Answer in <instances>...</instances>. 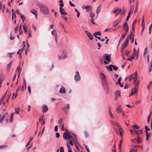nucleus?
Returning <instances> with one entry per match:
<instances>
[{
	"label": "nucleus",
	"mask_w": 152,
	"mask_h": 152,
	"mask_svg": "<svg viewBox=\"0 0 152 152\" xmlns=\"http://www.w3.org/2000/svg\"><path fill=\"white\" fill-rule=\"evenodd\" d=\"M121 12V10L119 8L115 9L113 11V12L114 13L116 14V15H115V17L118 14Z\"/></svg>",
	"instance_id": "ddd939ff"
},
{
	"label": "nucleus",
	"mask_w": 152,
	"mask_h": 152,
	"mask_svg": "<svg viewBox=\"0 0 152 152\" xmlns=\"http://www.w3.org/2000/svg\"><path fill=\"white\" fill-rule=\"evenodd\" d=\"M127 34V32H124L121 35V38H120V39H119V43H120V41H121V38H122V39H124V37H125V36L126 35V34Z\"/></svg>",
	"instance_id": "bb28decb"
},
{
	"label": "nucleus",
	"mask_w": 152,
	"mask_h": 152,
	"mask_svg": "<svg viewBox=\"0 0 152 152\" xmlns=\"http://www.w3.org/2000/svg\"><path fill=\"white\" fill-rule=\"evenodd\" d=\"M9 115L7 113H6L5 114L2 116L0 115V123L1 124L3 123L4 119H5L6 118H8Z\"/></svg>",
	"instance_id": "7ed1b4c3"
},
{
	"label": "nucleus",
	"mask_w": 152,
	"mask_h": 152,
	"mask_svg": "<svg viewBox=\"0 0 152 152\" xmlns=\"http://www.w3.org/2000/svg\"><path fill=\"white\" fill-rule=\"evenodd\" d=\"M22 24H20L19 26V30L20 32V34H21L23 32L21 28Z\"/></svg>",
	"instance_id": "4c0bfd02"
},
{
	"label": "nucleus",
	"mask_w": 152,
	"mask_h": 152,
	"mask_svg": "<svg viewBox=\"0 0 152 152\" xmlns=\"http://www.w3.org/2000/svg\"><path fill=\"white\" fill-rule=\"evenodd\" d=\"M95 16V14L93 13H91L90 14V17L91 18H93Z\"/></svg>",
	"instance_id": "680f3d73"
},
{
	"label": "nucleus",
	"mask_w": 152,
	"mask_h": 152,
	"mask_svg": "<svg viewBox=\"0 0 152 152\" xmlns=\"http://www.w3.org/2000/svg\"><path fill=\"white\" fill-rule=\"evenodd\" d=\"M127 38V37L125 42L122 45L121 48V50L122 51H123L125 48L126 46L127 45L129 41V40Z\"/></svg>",
	"instance_id": "20e7f679"
},
{
	"label": "nucleus",
	"mask_w": 152,
	"mask_h": 152,
	"mask_svg": "<svg viewBox=\"0 0 152 152\" xmlns=\"http://www.w3.org/2000/svg\"><path fill=\"white\" fill-rule=\"evenodd\" d=\"M112 65H110L108 66H106V68L109 71H113L112 69Z\"/></svg>",
	"instance_id": "5701e85b"
},
{
	"label": "nucleus",
	"mask_w": 152,
	"mask_h": 152,
	"mask_svg": "<svg viewBox=\"0 0 152 152\" xmlns=\"http://www.w3.org/2000/svg\"><path fill=\"white\" fill-rule=\"evenodd\" d=\"M134 37L133 33L132 31H131L130 34L128 35L127 37V38H130L131 37Z\"/></svg>",
	"instance_id": "2f4dec72"
},
{
	"label": "nucleus",
	"mask_w": 152,
	"mask_h": 152,
	"mask_svg": "<svg viewBox=\"0 0 152 152\" xmlns=\"http://www.w3.org/2000/svg\"><path fill=\"white\" fill-rule=\"evenodd\" d=\"M139 81H137L135 83H134V86H138L139 85Z\"/></svg>",
	"instance_id": "e2e57ef3"
},
{
	"label": "nucleus",
	"mask_w": 152,
	"mask_h": 152,
	"mask_svg": "<svg viewBox=\"0 0 152 152\" xmlns=\"http://www.w3.org/2000/svg\"><path fill=\"white\" fill-rule=\"evenodd\" d=\"M112 67L114 70H117L118 69V68L117 67L114 66L113 65Z\"/></svg>",
	"instance_id": "052dcab7"
},
{
	"label": "nucleus",
	"mask_w": 152,
	"mask_h": 152,
	"mask_svg": "<svg viewBox=\"0 0 152 152\" xmlns=\"http://www.w3.org/2000/svg\"><path fill=\"white\" fill-rule=\"evenodd\" d=\"M18 26H17L15 28V33L17 32L18 31Z\"/></svg>",
	"instance_id": "69168bd1"
},
{
	"label": "nucleus",
	"mask_w": 152,
	"mask_h": 152,
	"mask_svg": "<svg viewBox=\"0 0 152 152\" xmlns=\"http://www.w3.org/2000/svg\"><path fill=\"white\" fill-rule=\"evenodd\" d=\"M40 10L42 13L45 15H47L49 13V10L48 7L43 4H40L39 5Z\"/></svg>",
	"instance_id": "f257e3e1"
},
{
	"label": "nucleus",
	"mask_w": 152,
	"mask_h": 152,
	"mask_svg": "<svg viewBox=\"0 0 152 152\" xmlns=\"http://www.w3.org/2000/svg\"><path fill=\"white\" fill-rule=\"evenodd\" d=\"M4 79V75L2 74H1L0 76V80H3Z\"/></svg>",
	"instance_id": "3c124183"
},
{
	"label": "nucleus",
	"mask_w": 152,
	"mask_h": 152,
	"mask_svg": "<svg viewBox=\"0 0 152 152\" xmlns=\"http://www.w3.org/2000/svg\"><path fill=\"white\" fill-rule=\"evenodd\" d=\"M136 23V21H134L133 23V24H132V29L134 31V24Z\"/></svg>",
	"instance_id": "6e6d98bb"
},
{
	"label": "nucleus",
	"mask_w": 152,
	"mask_h": 152,
	"mask_svg": "<svg viewBox=\"0 0 152 152\" xmlns=\"http://www.w3.org/2000/svg\"><path fill=\"white\" fill-rule=\"evenodd\" d=\"M12 63V61H11L7 65V71H9L10 69V67H11V64Z\"/></svg>",
	"instance_id": "c756f323"
},
{
	"label": "nucleus",
	"mask_w": 152,
	"mask_h": 152,
	"mask_svg": "<svg viewBox=\"0 0 152 152\" xmlns=\"http://www.w3.org/2000/svg\"><path fill=\"white\" fill-rule=\"evenodd\" d=\"M137 88L136 87H135L133 89H132V91L131 93V96H133L134 94H136L137 91Z\"/></svg>",
	"instance_id": "f8f14e48"
},
{
	"label": "nucleus",
	"mask_w": 152,
	"mask_h": 152,
	"mask_svg": "<svg viewBox=\"0 0 152 152\" xmlns=\"http://www.w3.org/2000/svg\"><path fill=\"white\" fill-rule=\"evenodd\" d=\"M61 58L63 59H64L66 57H67V56L66 55L64 52H62V53L61 54Z\"/></svg>",
	"instance_id": "f704fd0d"
},
{
	"label": "nucleus",
	"mask_w": 152,
	"mask_h": 152,
	"mask_svg": "<svg viewBox=\"0 0 152 152\" xmlns=\"http://www.w3.org/2000/svg\"><path fill=\"white\" fill-rule=\"evenodd\" d=\"M115 96H116L119 97L120 96V91L118 90L116 91L115 92Z\"/></svg>",
	"instance_id": "4be33fe9"
},
{
	"label": "nucleus",
	"mask_w": 152,
	"mask_h": 152,
	"mask_svg": "<svg viewBox=\"0 0 152 152\" xmlns=\"http://www.w3.org/2000/svg\"><path fill=\"white\" fill-rule=\"evenodd\" d=\"M151 133H150L149 134V135H146V140L147 141H148L149 140V137L151 136Z\"/></svg>",
	"instance_id": "49530a36"
},
{
	"label": "nucleus",
	"mask_w": 152,
	"mask_h": 152,
	"mask_svg": "<svg viewBox=\"0 0 152 152\" xmlns=\"http://www.w3.org/2000/svg\"><path fill=\"white\" fill-rule=\"evenodd\" d=\"M20 87H21V86H19L17 88V89L16 90V94H15V97H14V98H15L16 97V96H17V93L18 92V91L20 88Z\"/></svg>",
	"instance_id": "a18cd8bd"
},
{
	"label": "nucleus",
	"mask_w": 152,
	"mask_h": 152,
	"mask_svg": "<svg viewBox=\"0 0 152 152\" xmlns=\"http://www.w3.org/2000/svg\"><path fill=\"white\" fill-rule=\"evenodd\" d=\"M144 16L143 15L142 16V24H141V26H142V27H143V26H145V24H144Z\"/></svg>",
	"instance_id": "79ce46f5"
},
{
	"label": "nucleus",
	"mask_w": 152,
	"mask_h": 152,
	"mask_svg": "<svg viewBox=\"0 0 152 152\" xmlns=\"http://www.w3.org/2000/svg\"><path fill=\"white\" fill-rule=\"evenodd\" d=\"M137 71H136L134 73V75L133 76L132 78L134 79L135 78H136V79H137Z\"/></svg>",
	"instance_id": "ea45409f"
},
{
	"label": "nucleus",
	"mask_w": 152,
	"mask_h": 152,
	"mask_svg": "<svg viewBox=\"0 0 152 152\" xmlns=\"http://www.w3.org/2000/svg\"><path fill=\"white\" fill-rule=\"evenodd\" d=\"M137 149H134L132 148L131 150H130L129 152H135L137 151Z\"/></svg>",
	"instance_id": "de8ad7c7"
},
{
	"label": "nucleus",
	"mask_w": 152,
	"mask_h": 152,
	"mask_svg": "<svg viewBox=\"0 0 152 152\" xmlns=\"http://www.w3.org/2000/svg\"><path fill=\"white\" fill-rule=\"evenodd\" d=\"M100 8H101L100 7H98L96 8V12L97 15V16H96V18H97L98 16V14L100 12Z\"/></svg>",
	"instance_id": "c9c22d12"
},
{
	"label": "nucleus",
	"mask_w": 152,
	"mask_h": 152,
	"mask_svg": "<svg viewBox=\"0 0 152 152\" xmlns=\"http://www.w3.org/2000/svg\"><path fill=\"white\" fill-rule=\"evenodd\" d=\"M44 115H41L40 116V117L39 118V121L40 122H41L43 120L44 118Z\"/></svg>",
	"instance_id": "603ef678"
},
{
	"label": "nucleus",
	"mask_w": 152,
	"mask_h": 152,
	"mask_svg": "<svg viewBox=\"0 0 152 152\" xmlns=\"http://www.w3.org/2000/svg\"><path fill=\"white\" fill-rule=\"evenodd\" d=\"M94 33H95L96 35H97L99 36H100L101 34L100 31H98L97 32H96Z\"/></svg>",
	"instance_id": "4d7b16f0"
},
{
	"label": "nucleus",
	"mask_w": 152,
	"mask_h": 152,
	"mask_svg": "<svg viewBox=\"0 0 152 152\" xmlns=\"http://www.w3.org/2000/svg\"><path fill=\"white\" fill-rule=\"evenodd\" d=\"M136 56V55H134L133 54V53H132V55L131 57L130 58H129L127 59V60H130L132 61V59L134 58L135 56Z\"/></svg>",
	"instance_id": "c85d7f7f"
},
{
	"label": "nucleus",
	"mask_w": 152,
	"mask_h": 152,
	"mask_svg": "<svg viewBox=\"0 0 152 152\" xmlns=\"http://www.w3.org/2000/svg\"><path fill=\"white\" fill-rule=\"evenodd\" d=\"M68 139L69 141H73L74 140V138L70 134L68 137Z\"/></svg>",
	"instance_id": "cd10ccee"
},
{
	"label": "nucleus",
	"mask_w": 152,
	"mask_h": 152,
	"mask_svg": "<svg viewBox=\"0 0 152 152\" xmlns=\"http://www.w3.org/2000/svg\"><path fill=\"white\" fill-rule=\"evenodd\" d=\"M75 80L76 81H78L80 80V77L79 72L77 71L76 72L75 75L74 77Z\"/></svg>",
	"instance_id": "39448f33"
},
{
	"label": "nucleus",
	"mask_w": 152,
	"mask_h": 152,
	"mask_svg": "<svg viewBox=\"0 0 152 152\" xmlns=\"http://www.w3.org/2000/svg\"><path fill=\"white\" fill-rule=\"evenodd\" d=\"M72 135L73 137H74V139L75 140L77 141V139L76 135L75 134H72Z\"/></svg>",
	"instance_id": "338daca9"
},
{
	"label": "nucleus",
	"mask_w": 152,
	"mask_h": 152,
	"mask_svg": "<svg viewBox=\"0 0 152 152\" xmlns=\"http://www.w3.org/2000/svg\"><path fill=\"white\" fill-rule=\"evenodd\" d=\"M59 10L61 15H66L67 13L65 12L64 9L61 7H59Z\"/></svg>",
	"instance_id": "4468645a"
},
{
	"label": "nucleus",
	"mask_w": 152,
	"mask_h": 152,
	"mask_svg": "<svg viewBox=\"0 0 152 152\" xmlns=\"http://www.w3.org/2000/svg\"><path fill=\"white\" fill-rule=\"evenodd\" d=\"M92 8V7L90 5H87L85 7V9H86V11L90 10Z\"/></svg>",
	"instance_id": "7c9ffc66"
},
{
	"label": "nucleus",
	"mask_w": 152,
	"mask_h": 152,
	"mask_svg": "<svg viewBox=\"0 0 152 152\" xmlns=\"http://www.w3.org/2000/svg\"><path fill=\"white\" fill-rule=\"evenodd\" d=\"M21 90L22 91H25L26 87V84H23L22 86H21Z\"/></svg>",
	"instance_id": "aec40b11"
},
{
	"label": "nucleus",
	"mask_w": 152,
	"mask_h": 152,
	"mask_svg": "<svg viewBox=\"0 0 152 152\" xmlns=\"http://www.w3.org/2000/svg\"><path fill=\"white\" fill-rule=\"evenodd\" d=\"M129 39H130L131 43H133L134 41V37H131Z\"/></svg>",
	"instance_id": "bf43d9fd"
},
{
	"label": "nucleus",
	"mask_w": 152,
	"mask_h": 152,
	"mask_svg": "<svg viewBox=\"0 0 152 152\" xmlns=\"http://www.w3.org/2000/svg\"><path fill=\"white\" fill-rule=\"evenodd\" d=\"M20 18L22 19V22H23L25 19V18L24 16L23 15H21L20 16Z\"/></svg>",
	"instance_id": "09e8293b"
},
{
	"label": "nucleus",
	"mask_w": 152,
	"mask_h": 152,
	"mask_svg": "<svg viewBox=\"0 0 152 152\" xmlns=\"http://www.w3.org/2000/svg\"><path fill=\"white\" fill-rule=\"evenodd\" d=\"M142 142V140H141V139L139 137H138L137 138V142L138 144L141 143Z\"/></svg>",
	"instance_id": "c03bdc74"
},
{
	"label": "nucleus",
	"mask_w": 152,
	"mask_h": 152,
	"mask_svg": "<svg viewBox=\"0 0 152 152\" xmlns=\"http://www.w3.org/2000/svg\"><path fill=\"white\" fill-rule=\"evenodd\" d=\"M102 84L104 90L107 91L108 89V86L107 81L102 83Z\"/></svg>",
	"instance_id": "0eeeda50"
},
{
	"label": "nucleus",
	"mask_w": 152,
	"mask_h": 152,
	"mask_svg": "<svg viewBox=\"0 0 152 152\" xmlns=\"http://www.w3.org/2000/svg\"><path fill=\"white\" fill-rule=\"evenodd\" d=\"M16 70L18 71V74H20L22 70V69L20 68V66H18L17 67Z\"/></svg>",
	"instance_id": "58836bf2"
},
{
	"label": "nucleus",
	"mask_w": 152,
	"mask_h": 152,
	"mask_svg": "<svg viewBox=\"0 0 152 152\" xmlns=\"http://www.w3.org/2000/svg\"><path fill=\"white\" fill-rule=\"evenodd\" d=\"M84 133L85 134V135L86 137L88 136V134L87 132L85 131L84 132Z\"/></svg>",
	"instance_id": "5fc2aeb1"
},
{
	"label": "nucleus",
	"mask_w": 152,
	"mask_h": 152,
	"mask_svg": "<svg viewBox=\"0 0 152 152\" xmlns=\"http://www.w3.org/2000/svg\"><path fill=\"white\" fill-rule=\"evenodd\" d=\"M109 114L111 118H114V116H113V115L112 114L111 112L110 111V109H109Z\"/></svg>",
	"instance_id": "e433bc0d"
},
{
	"label": "nucleus",
	"mask_w": 152,
	"mask_h": 152,
	"mask_svg": "<svg viewBox=\"0 0 152 152\" xmlns=\"http://www.w3.org/2000/svg\"><path fill=\"white\" fill-rule=\"evenodd\" d=\"M33 140V138L32 137H31L30 138V139L28 141L27 143L26 144V147H27V146H28L30 143H31V142Z\"/></svg>",
	"instance_id": "473e14b6"
},
{
	"label": "nucleus",
	"mask_w": 152,
	"mask_h": 152,
	"mask_svg": "<svg viewBox=\"0 0 152 152\" xmlns=\"http://www.w3.org/2000/svg\"><path fill=\"white\" fill-rule=\"evenodd\" d=\"M133 128L134 129H139V126L136 125H134L132 126Z\"/></svg>",
	"instance_id": "8fccbe9b"
},
{
	"label": "nucleus",
	"mask_w": 152,
	"mask_h": 152,
	"mask_svg": "<svg viewBox=\"0 0 152 152\" xmlns=\"http://www.w3.org/2000/svg\"><path fill=\"white\" fill-rule=\"evenodd\" d=\"M20 108L19 107H17L15 109V113L17 114H19V110Z\"/></svg>",
	"instance_id": "a19ab883"
},
{
	"label": "nucleus",
	"mask_w": 152,
	"mask_h": 152,
	"mask_svg": "<svg viewBox=\"0 0 152 152\" xmlns=\"http://www.w3.org/2000/svg\"><path fill=\"white\" fill-rule=\"evenodd\" d=\"M100 77L102 83L105 82V81H107L106 80V76L103 73H100Z\"/></svg>",
	"instance_id": "6e6552de"
},
{
	"label": "nucleus",
	"mask_w": 152,
	"mask_h": 152,
	"mask_svg": "<svg viewBox=\"0 0 152 152\" xmlns=\"http://www.w3.org/2000/svg\"><path fill=\"white\" fill-rule=\"evenodd\" d=\"M152 114V112H150L149 115L147 117V122L149 124L150 123V121L151 119V115Z\"/></svg>",
	"instance_id": "a878e982"
},
{
	"label": "nucleus",
	"mask_w": 152,
	"mask_h": 152,
	"mask_svg": "<svg viewBox=\"0 0 152 152\" xmlns=\"http://www.w3.org/2000/svg\"><path fill=\"white\" fill-rule=\"evenodd\" d=\"M85 32L86 33V34L87 35L89 39L90 40H92L94 38L93 35L90 32L86 30L85 31Z\"/></svg>",
	"instance_id": "423d86ee"
},
{
	"label": "nucleus",
	"mask_w": 152,
	"mask_h": 152,
	"mask_svg": "<svg viewBox=\"0 0 152 152\" xmlns=\"http://www.w3.org/2000/svg\"><path fill=\"white\" fill-rule=\"evenodd\" d=\"M121 19H119L118 20L116 21H115L113 24V27H115L121 21Z\"/></svg>",
	"instance_id": "412c9836"
},
{
	"label": "nucleus",
	"mask_w": 152,
	"mask_h": 152,
	"mask_svg": "<svg viewBox=\"0 0 152 152\" xmlns=\"http://www.w3.org/2000/svg\"><path fill=\"white\" fill-rule=\"evenodd\" d=\"M104 59L107 61H110L111 60V57L110 55L107 54H105L104 55Z\"/></svg>",
	"instance_id": "1a4fd4ad"
},
{
	"label": "nucleus",
	"mask_w": 152,
	"mask_h": 152,
	"mask_svg": "<svg viewBox=\"0 0 152 152\" xmlns=\"http://www.w3.org/2000/svg\"><path fill=\"white\" fill-rule=\"evenodd\" d=\"M123 28L124 30H125V32H127L128 31L129 27L128 25H123Z\"/></svg>",
	"instance_id": "b1692460"
},
{
	"label": "nucleus",
	"mask_w": 152,
	"mask_h": 152,
	"mask_svg": "<svg viewBox=\"0 0 152 152\" xmlns=\"http://www.w3.org/2000/svg\"><path fill=\"white\" fill-rule=\"evenodd\" d=\"M8 147L7 145H4L0 146V149H4L7 148Z\"/></svg>",
	"instance_id": "37998d69"
},
{
	"label": "nucleus",
	"mask_w": 152,
	"mask_h": 152,
	"mask_svg": "<svg viewBox=\"0 0 152 152\" xmlns=\"http://www.w3.org/2000/svg\"><path fill=\"white\" fill-rule=\"evenodd\" d=\"M59 92L62 94H65L66 92V91L65 88L63 86H61Z\"/></svg>",
	"instance_id": "f3484780"
},
{
	"label": "nucleus",
	"mask_w": 152,
	"mask_h": 152,
	"mask_svg": "<svg viewBox=\"0 0 152 152\" xmlns=\"http://www.w3.org/2000/svg\"><path fill=\"white\" fill-rule=\"evenodd\" d=\"M69 134V132L67 133L64 132L63 133V138L65 140H67L68 139Z\"/></svg>",
	"instance_id": "9b49d317"
},
{
	"label": "nucleus",
	"mask_w": 152,
	"mask_h": 152,
	"mask_svg": "<svg viewBox=\"0 0 152 152\" xmlns=\"http://www.w3.org/2000/svg\"><path fill=\"white\" fill-rule=\"evenodd\" d=\"M51 34L54 37H57V34L56 30L54 29L53 31H51Z\"/></svg>",
	"instance_id": "393cba45"
},
{
	"label": "nucleus",
	"mask_w": 152,
	"mask_h": 152,
	"mask_svg": "<svg viewBox=\"0 0 152 152\" xmlns=\"http://www.w3.org/2000/svg\"><path fill=\"white\" fill-rule=\"evenodd\" d=\"M132 53H133V54L134 55H136V59H137L138 56V52H136V50L135 48L133 49Z\"/></svg>",
	"instance_id": "6ab92c4d"
},
{
	"label": "nucleus",
	"mask_w": 152,
	"mask_h": 152,
	"mask_svg": "<svg viewBox=\"0 0 152 152\" xmlns=\"http://www.w3.org/2000/svg\"><path fill=\"white\" fill-rule=\"evenodd\" d=\"M111 122L113 125L118 128L119 132H120L119 135L120 136H122V132L123 131L122 127L119 125L118 123H116L115 121H111Z\"/></svg>",
	"instance_id": "f03ea898"
},
{
	"label": "nucleus",
	"mask_w": 152,
	"mask_h": 152,
	"mask_svg": "<svg viewBox=\"0 0 152 152\" xmlns=\"http://www.w3.org/2000/svg\"><path fill=\"white\" fill-rule=\"evenodd\" d=\"M15 52H12V53H7V54L9 55V56L10 57H11L12 56V55Z\"/></svg>",
	"instance_id": "13d9d810"
},
{
	"label": "nucleus",
	"mask_w": 152,
	"mask_h": 152,
	"mask_svg": "<svg viewBox=\"0 0 152 152\" xmlns=\"http://www.w3.org/2000/svg\"><path fill=\"white\" fill-rule=\"evenodd\" d=\"M66 108H67L68 109H69V104H67L66 107H64L62 108V110L64 111L65 113L66 114H67L68 113V111L67 110H66Z\"/></svg>",
	"instance_id": "9d476101"
},
{
	"label": "nucleus",
	"mask_w": 152,
	"mask_h": 152,
	"mask_svg": "<svg viewBox=\"0 0 152 152\" xmlns=\"http://www.w3.org/2000/svg\"><path fill=\"white\" fill-rule=\"evenodd\" d=\"M116 111L117 113H119L122 112V110L121 108V106L119 105L116 108Z\"/></svg>",
	"instance_id": "a211bd4d"
},
{
	"label": "nucleus",
	"mask_w": 152,
	"mask_h": 152,
	"mask_svg": "<svg viewBox=\"0 0 152 152\" xmlns=\"http://www.w3.org/2000/svg\"><path fill=\"white\" fill-rule=\"evenodd\" d=\"M42 112L43 113L46 112L48 109V107L45 105H42Z\"/></svg>",
	"instance_id": "2eb2a0df"
},
{
	"label": "nucleus",
	"mask_w": 152,
	"mask_h": 152,
	"mask_svg": "<svg viewBox=\"0 0 152 152\" xmlns=\"http://www.w3.org/2000/svg\"><path fill=\"white\" fill-rule=\"evenodd\" d=\"M67 145L68 149V152H72V150L70 149V147L68 144Z\"/></svg>",
	"instance_id": "774afa93"
},
{
	"label": "nucleus",
	"mask_w": 152,
	"mask_h": 152,
	"mask_svg": "<svg viewBox=\"0 0 152 152\" xmlns=\"http://www.w3.org/2000/svg\"><path fill=\"white\" fill-rule=\"evenodd\" d=\"M152 85V81H151L150 83V84H149V85H148L147 86V88H148V90H149L151 86Z\"/></svg>",
	"instance_id": "864d4df0"
},
{
	"label": "nucleus",
	"mask_w": 152,
	"mask_h": 152,
	"mask_svg": "<svg viewBox=\"0 0 152 152\" xmlns=\"http://www.w3.org/2000/svg\"><path fill=\"white\" fill-rule=\"evenodd\" d=\"M148 69L149 72H151L152 71V60L151 61V65L149 66Z\"/></svg>",
	"instance_id": "72a5a7b5"
},
{
	"label": "nucleus",
	"mask_w": 152,
	"mask_h": 152,
	"mask_svg": "<svg viewBox=\"0 0 152 152\" xmlns=\"http://www.w3.org/2000/svg\"><path fill=\"white\" fill-rule=\"evenodd\" d=\"M30 12L34 15L35 16L37 15V11L34 9H31L30 10Z\"/></svg>",
	"instance_id": "dca6fc26"
},
{
	"label": "nucleus",
	"mask_w": 152,
	"mask_h": 152,
	"mask_svg": "<svg viewBox=\"0 0 152 152\" xmlns=\"http://www.w3.org/2000/svg\"><path fill=\"white\" fill-rule=\"evenodd\" d=\"M60 152H64V150L63 148L62 147H61L60 148Z\"/></svg>",
	"instance_id": "0e129e2a"
}]
</instances>
